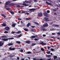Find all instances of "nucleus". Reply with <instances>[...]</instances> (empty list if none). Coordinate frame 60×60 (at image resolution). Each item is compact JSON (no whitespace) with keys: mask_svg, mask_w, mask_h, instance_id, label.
Returning a JSON list of instances; mask_svg holds the SVG:
<instances>
[{"mask_svg":"<svg viewBox=\"0 0 60 60\" xmlns=\"http://www.w3.org/2000/svg\"><path fill=\"white\" fill-rule=\"evenodd\" d=\"M14 38H4L3 39H2V40H4V41H8V40H12L14 39Z\"/></svg>","mask_w":60,"mask_h":60,"instance_id":"1","label":"nucleus"},{"mask_svg":"<svg viewBox=\"0 0 60 60\" xmlns=\"http://www.w3.org/2000/svg\"><path fill=\"white\" fill-rule=\"evenodd\" d=\"M13 54L14 55H12L11 54L10 55L8 56V57H10L11 58V57H12L14 56H15V55H16V53H13Z\"/></svg>","mask_w":60,"mask_h":60,"instance_id":"2","label":"nucleus"},{"mask_svg":"<svg viewBox=\"0 0 60 60\" xmlns=\"http://www.w3.org/2000/svg\"><path fill=\"white\" fill-rule=\"evenodd\" d=\"M34 60H45V59H43L42 58H41L39 59V58H33Z\"/></svg>","mask_w":60,"mask_h":60,"instance_id":"3","label":"nucleus"},{"mask_svg":"<svg viewBox=\"0 0 60 60\" xmlns=\"http://www.w3.org/2000/svg\"><path fill=\"white\" fill-rule=\"evenodd\" d=\"M16 49V48H11V47H10L9 48V50H15Z\"/></svg>","mask_w":60,"mask_h":60,"instance_id":"4","label":"nucleus"},{"mask_svg":"<svg viewBox=\"0 0 60 60\" xmlns=\"http://www.w3.org/2000/svg\"><path fill=\"white\" fill-rule=\"evenodd\" d=\"M44 15L45 16V17H49V15H48L46 12L44 13Z\"/></svg>","mask_w":60,"mask_h":60,"instance_id":"5","label":"nucleus"},{"mask_svg":"<svg viewBox=\"0 0 60 60\" xmlns=\"http://www.w3.org/2000/svg\"><path fill=\"white\" fill-rule=\"evenodd\" d=\"M57 56H53L54 60H58V59H57Z\"/></svg>","mask_w":60,"mask_h":60,"instance_id":"6","label":"nucleus"},{"mask_svg":"<svg viewBox=\"0 0 60 60\" xmlns=\"http://www.w3.org/2000/svg\"><path fill=\"white\" fill-rule=\"evenodd\" d=\"M10 3V1H8V2H7L5 3V4L6 5H8V4H9Z\"/></svg>","mask_w":60,"mask_h":60,"instance_id":"7","label":"nucleus"},{"mask_svg":"<svg viewBox=\"0 0 60 60\" xmlns=\"http://www.w3.org/2000/svg\"><path fill=\"white\" fill-rule=\"evenodd\" d=\"M16 23H14L12 25V27H15V26H16Z\"/></svg>","mask_w":60,"mask_h":60,"instance_id":"8","label":"nucleus"},{"mask_svg":"<svg viewBox=\"0 0 60 60\" xmlns=\"http://www.w3.org/2000/svg\"><path fill=\"white\" fill-rule=\"evenodd\" d=\"M5 29L6 30L8 31V30H9L10 28H9V27H6L5 28Z\"/></svg>","mask_w":60,"mask_h":60,"instance_id":"9","label":"nucleus"},{"mask_svg":"<svg viewBox=\"0 0 60 60\" xmlns=\"http://www.w3.org/2000/svg\"><path fill=\"white\" fill-rule=\"evenodd\" d=\"M48 26V24L47 23H45L43 25L44 27H46V26Z\"/></svg>","mask_w":60,"mask_h":60,"instance_id":"10","label":"nucleus"},{"mask_svg":"<svg viewBox=\"0 0 60 60\" xmlns=\"http://www.w3.org/2000/svg\"><path fill=\"white\" fill-rule=\"evenodd\" d=\"M41 44V45H46V43H44L43 42H42L40 43Z\"/></svg>","mask_w":60,"mask_h":60,"instance_id":"11","label":"nucleus"},{"mask_svg":"<svg viewBox=\"0 0 60 60\" xmlns=\"http://www.w3.org/2000/svg\"><path fill=\"white\" fill-rule=\"evenodd\" d=\"M26 42L27 44H30V41H26Z\"/></svg>","mask_w":60,"mask_h":60,"instance_id":"12","label":"nucleus"},{"mask_svg":"<svg viewBox=\"0 0 60 60\" xmlns=\"http://www.w3.org/2000/svg\"><path fill=\"white\" fill-rule=\"evenodd\" d=\"M38 15L39 16H40L41 17V16H42V13H38Z\"/></svg>","mask_w":60,"mask_h":60,"instance_id":"13","label":"nucleus"},{"mask_svg":"<svg viewBox=\"0 0 60 60\" xmlns=\"http://www.w3.org/2000/svg\"><path fill=\"white\" fill-rule=\"evenodd\" d=\"M29 10H30V11H35V9L34 8H32L31 9H29Z\"/></svg>","mask_w":60,"mask_h":60,"instance_id":"14","label":"nucleus"},{"mask_svg":"<svg viewBox=\"0 0 60 60\" xmlns=\"http://www.w3.org/2000/svg\"><path fill=\"white\" fill-rule=\"evenodd\" d=\"M13 45V43H9L8 45V46H11V45Z\"/></svg>","mask_w":60,"mask_h":60,"instance_id":"15","label":"nucleus"},{"mask_svg":"<svg viewBox=\"0 0 60 60\" xmlns=\"http://www.w3.org/2000/svg\"><path fill=\"white\" fill-rule=\"evenodd\" d=\"M24 30L25 31H28V29L26 28L24 29Z\"/></svg>","mask_w":60,"mask_h":60,"instance_id":"16","label":"nucleus"},{"mask_svg":"<svg viewBox=\"0 0 60 60\" xmlns=\"http://www.w3.org/2000/svg\"><path fill=\"white\" fill-rule=\"evenodd\" d=\"M16 42L17 43H18V44H20V41H16Z\"/></svg>","mask_w":60,"mask_h":60,"instance_id":"17","label":"nucleus"},{"mask_svg":"<svg viewBox=\"0 0 60 60\" xmlns=\"http://www.w3.org/2000/svg\"><path fill=\"white\" fill-rule=\"evenodd\" d=\"M31 38H36V36H32Z\"/></svg>","mask_w":60,"mask_h":60,"instance_id":"18","label":"nucleus"},{"mask_svg":"<svg viewBox=\"0 0 60 60\" xmlns=\"http://www.w3.org/2000/svg\"><path fill=\"white\" fill-rule=\"evenodd\" d=\"M43 26L42 27V30L43 31H45V30H46V29H43Z\"/></svg>","mask_w":60,"mask_h":60,"instance_id":"19","label":"nucleus"},{"mask_svg":"<svg viewBox=\"0 0 60 60\" xmlns=\"http://www.w3.org/2000/svg\"><path fill=\"white\" fill-rule=\"evenodd\" d=\"M10 13L11 14H14V13L12 11H10Z\"/></svg>","mask_w":60,"mask_h":60,"instance_id":"20","label":"nucleus"},{"mask_svg":"<svg viewBox=\"0 0 60 60\" xmlns=\"http://www.w3.org/2000/svg\"><path fill=\"white\" fill-rule=\"evenodd\" d=\"M14 5V4L13 3H11L9 4V6H12V5Z\"/></svg>","mask_w":60,"mask_h":60,"instance_id":"21","label":"nucleus"},{"mask_svg":"<svg viewBox=\"0 0 60 60\" xmlns=\"http://www.w3.org/2000/svg\"><path fill=\"white\" fill-rule=\"evenodd\" d=\"M22 34H20L18 36V37L19 38L21 36H22Z\"/></svg>","mask_w":60,"mask_h":60,"instance_id":"22","label":"nucleus"},{"mask_svg":"<svg viewBox=\"0 0 60 60\" xmlns=\"http://www.w3.org/2000/svg\"><path fill=\"white\" fill-rule=\"evenodd\" d=\"M17 60H15V59H13V60H19V57H17Z\"/></svg>","mask_w":60,"mask_h":60,"instance_id":"23","label":"nucleus"},{"mask_svg":"<svg viewBox=\"0 0 60 60\" xmlns=\"http://www.w3.org/2000/svg\"><path fill=\"white\" fill-rule=\"evenodd\" d=\"M44 19H45V21H47L48 19V18H46V17H45L44 18Z\"/></svg>","mask_w":60,"mask_h":60,"instance_id":"24","label":"nucleus"},{"mask_svg":"<svg viewBox=\"0 0 60 60\" xmlns=\"http://www.w3.org/2000/svg\"><path fill=\"white\" fill-rule=\"evenodd\" d=\"M54 26H55V27H58L59 26V25H54Z\"/></svg>","mask_w":60,"mask_h":60,"instance_id":"25","label":"nucleus"},{"mask_svg":"<svg viewBox=\"0 0 60 60\" xmlns=\"http://www.w3.org/2000/svg\"><path fill=\"white\" fill-rule=\"evenodd\" d=\"M4 44V43H0V46H2V45H3Z\"/></svg>","mask_w":60,"mask_h":60,"instance_id":"26","label":"nucleus"},{"mask_svg":"<svg viewBox=\"0 0 60 60\" xmlns=\"http://www.w3.org/2000/svg\"><path fill=\"white\" fill-rule=\"evenodd\" d=\"M41 49L42 51H45V49H44L43 48H41Z\"/></svg>","mask_w":60,"mask_h":60,"instance_id":"27","label":"nucleus"},{"mask_svg":"<svg viewBox=\"0 0 60 60\" xmlns=\"http://www.w3.org/2000/svg\"><path fill=\"white\" fill-rule=\"evenodd\" d=\"M23 50H23V49H22L20 50V52H23Z\"/></svg>","mask_w":60,"mask_h":60,"instance_id":"28","label":"nucleus"},{"mask_svg":"<svg viewBox=\"0 0 60 60\" xmlns=\"http://www.w3.org/2000/svg\"><path fill=\"white\" fill-rule=\"evenodd\" d=\"M2 25L3 26H6V24H4V23L2 24Z\"/></svg>","mask_w":60,"mask_h":60,"instance_id":"29","label":"nucleus"},{"mask_svg":"<svg viewBox=\"0 0 60 60\" xmlns=\"http://www.w3.org/2000/svg\"><path fill=\"white\" fill-rule=\"evenodd\" d=\"M1 37H3V38H7V37L6 36H3Z\"/></svg>","mask_w":60,"mask_h":60,"instance_id":"30","label":"nucleus"},{"mask_svg":"<svg viewBox=\"0 0 60 60\" xmlns=\"http://www.w3.org/2000/svg\"><path fill=\"white\" fill-rule=\"evenodd\" d=\"M45 59V60H51V58H50V59H46L45 58H44V59Z\"/></svg>","mask_w":60,"mask_h":60,"instance_id":"31","label":"nucleus"},{"mask_svg":"<svg viewBox=\"0 0 60 60\" xmlns=\"http://www.w3.org/2000/svg\"><path fill=\"white\" fill-rule=\"evenodd\" d=\"M30 23H28L27 25V26L28 27V26H30Z\"/></svg>","mask_w":60,"mask_h":60,"instance_id":"32","label":"nucleus"},{"mask_svg":"<svg viewBox=\"0 0 60 60\" xmlns=\"http://www.w3.org/2000/svg\"><path fill=\"white\" fill-rule=\"evenodd\" d=\"M2 16H3V17H4V18H6V16L3 14H2L1 15Z\"/></svg>","mask_w":60,"mask_h":60,"instance_id":"33","label":"nucleus"},{"mask_svg":"<svg viewBox=\"0 0 60 60\" xmlns=\"http://www.w3.org/2000/svg\"><path fill=\"white\" fill-rule=\"evenodd\" d=\"M52 51H55V50L52 48L50 49Z\"/></svg>","mask_w":60,"mask_h":60,"instance_id":"34","label":"nucleus"},{"mask_svg":"<svg viewBox=\"0 0 60 60\" xmlns=\"http://www.w3.org/2000/svg\"><path fill=\"white\" fill-rule=\"evenodd\" d=\"M36 44L33 43L32 44V46H34V45H36Z\"/></svg>","mask_w":60,"mask_h":60,"instance_id":"35","label":"nucleus"},{"mask_svg":"<svg viewBox=\"0 0 60 60\" xmlns=\"http://www.w3.org/2000/svg\"><path fill=\"white\" fill-rule=\"evenodd\" d=\"M21 32V31H19L17 32V34H20V33Z\"/></svg>","mask_w":60,"mask_h":60,"instance_id":"36","label":"nucleus"},{"mask_svg":"<svg viewBox=\"0 0 60 60\" xmlns=\"http://www.w3.org/2000/svg\"><path fill=\"white\" fill-rule=\"evenodd\" d=\"M26 3H24L22 4L23 5H24L25 6V5H26Z\"/></svg>","mask_w":60,"mask_h":60,"instance_id":"37","label":"nucleus"},{"mask_svg":"<svg viewBox=\"0 0 60 60\" xmlns=\"http://www.w3.org/2000/svg\"><path fill=\"white\" fill-rule=\"evenodd\" d=\"M47 56L49 58L51 57V55H48Z\"/></svg>","mask_w":60,"mask_h":60,"instance_id":"38","label":"nucleus"},{"mask_svg":"<svg viewBox=\"0 0 60 60\" xmlns=\"http://www.w3.org/2000/svg\"><path fill=\"white\" fill-rule=\"evenodd\" d=\"M4 33L5 34H7L8 33V32L7 31H5Z\"/></svg>","mask_w":60,"mask_h":60,"instance_id":"39","label":"nucleus"},{"mask_svg":"<svg viewBox=\"0 0 60 60\" xmlns=\"http://www.w3.org/2000/svg\"><path fill=\"white\" fill-rule=\"evenodd\" d=\"M31 52H27V53L28 54H31Z\"/></svg>","mask_w":60,"mask_h":60,"instance_id":"40","label":"nucleus"},{"mask_svg":"<svg viewBox=\"0 0 60 60\" xmlns=\"http://www.w3.org/2000/svg\"><path fill=\"white\" fill-rule=\"evenodd\" d=\"M49 5H51V6H52V5H53L50 3H49Z\"/></svg>","mask_w":60,"mask_h":60,"instance_id":"41","label":"nucleus"},{"mask_svg":"<svg viewBox=\"0 0 60 60\" xmlns=\"http://www.w3.org/2000/svg\"><path fill=\"white\" fill-rule=\"evenodd\" d=\"M34 23L35 24H36L37 25H39V23H38L36 22H35Z\"/></svg>","mask_w":60,"mask_h":60,"instance_id":"42","label":"nucleus"},{"mask_svg":"<svg viewBox=\"0 0 60 60\" xmlns=\"http://www.w3.org/2000/svg\"><path fill=\"white\" fill-rule=\"evenodd\" d=\"M57 34H58V35H60V32H59L57 33Z\"/></svg>","mask_w":60,"mask_h":60,"instance_id":"43","label":"nucleus"},{"mask_svg":"<svg viewBox=\"0 0 60 60\" xmlns=\"http://www.w3.org/2000/svg\"><path fill=\"white\" fill-rule=\"evenodd\" d=\"M47 54H49L50 53V51H49V52H47Z\"/></svg>","mask_w":60,"mask_h":60,"instance_id":"44","label":"nucleus"},{"mask_svg":"<svg viewBox=\"0 0 60 60\" xmlns=\"http://www.w3.org/2000/svg\"><path fill=\"white\" fill-rule=\"evenodd\" d=\"M46 3L47 4H48V5L49 4V2L47 1L46 2Z\"/></svg>","mask_w":60,"mask_h":60,"instance_id":"45","label":"nucleus"},{"mask_svg":"<svg viewBox=\"0 0 60 60\" xmlns=\"http://www.w3.org/2000/svg\"><path fill=\"white\" fill-rule=\"evenodd\" d=\"M17 7H21V6H20V5H17Z\"/></svg>","mask_w":60,"mask_h":60,"instance_id":"46","label":"nucleus"},{"mask_svg":"<svg viewBox=\"0 0 60 60\" xmlns=\"http://www.w3.org/2000/svg\"><path fill=\"white\" fill-rule=\"evenodd\" d=\"M34 2H37L38 1V0H34Z\"/></svg>","mask_w":60,"mask_h":60,"instance_id":"47","label":"nucleus"},{"mask_svg":"<svg viewBox=\"0 0 60 60\" xmlns=\"http://www.w3.org/2000/svg\"><path fill=\"white\" fill-rule=\"evenodd\" d=\"M25 19L26 20H29V19L27 18L26 19Z\"/></svg>","mask_w":60,"mask_h":60,"instance_id":"48","label":"nucleus"},{"mask_svg":"<svg viewBox=\"0 0 60 60\" xmlns=\"http://www.w3.org/2000/svg\"><path fill=\"white\" fill-rule=\"evenodd\" d=\"M15 32H11V34H14L15 33Z\"/></svg>","mask_w":60,"mask_h":60,"instance_id":"49","label":"nucleus"},{"mask_svg":"<svg viewBox=\"0 0 60 60\" xmlns=\"http://www.w3.org/2000/svg\"><path fill=\"white\" fill-rule=\"evenodd\" d=\"M38 39L37 38H35L34 39V40L35 41H37L38 40Z\"/></svg>","mask_w":60,"mask_h":60,"instance_id":"50","label":"nucleus"},{"mask_svg":"<svg viewBox=\"0 0 60 60\" xmlns=\"http://www.w3.org/2000/svg\"><path fill=\"white\" fill-rule=\"evenodd\" d=\"M49 12H50V11L49 10H47V13H49Z\"/></svg>","mask_w":60,"mask_h":60,"instance_id":"51","label":"nucleus"},{"mask_svg":"<svg viewBox=\"0 0 60 60\" xmlns=\"http://www.w3.org/2000/svg\"><path fill=\"white\" fill-rule=\"evenodd\" d=\"M28 12V11H24V12L26 14V13H27Z\"/></svg>","mask_w":60,"mask_h":60,"instance_id":"52","label":"nucleus"},{"mask_svg":"<svg viewBox=\"0 0 60 60\" xmlns=\"http://www.w3.org/2000/svg\"><path fill=\"white\" fill-rule=\"evenodd\" d=\"M10 9V8H6L7 10H9Z\"/></svg>","mask_w":60,"mask_h":60,"instance_id":"53","label":"nucleus"},{"mask_svg":"<svg viewBox=\"0 0 60 60\" xmlns=\"http://www.w3.org/2000/svg\"><path fill=\"white\" fill-rule=\"evenodd\" d=\"M21 13H25V11L22 12Z\"/></svg>","mask_w":60,"mask_h":60,"instance_id":"54","label":"nucleus"},{"mask_svg":"<svg viewBox=\"0 0 60 60\" xmlns=\"http://www.w3.org/2000/svg\"><path fill=\"white\" fill-rule=\"evenodd\" d=\"M26 15H29V13H26Z\"/></svg>","mask_w":60,"mask_h":60,"instance_id":"55","label":"nucleus"},{"mask_svg":"<svg viewBox=\"0 0 60 60\" xmlns=\"http://www.w3.org/2000/svg\"><path fill=\"white\" fill-rule=\"evenodd\" d=\"M31 32H34V30L33 29H32L31 30Z\"/></svg>","mask_w":60,"mask_h":60,"instance_id":"56","label":"nucleus"},{"mask_svg":"<svg viewBox=\"0 0 60 60\" xmlns=\"http://www.w3.org/2000/svg\"><path fill=\"white\" fill-rule=\"evenodd\" d=\"M28 5H29L28 4H26V5H25V6H28Z\"/></svg>","mask_w":60,"mask_h":60,"instance_id":"57","label":"nucleus"},{"mask_svg":"<svg viewBox=\"0 0 60 60\" xmlns=\"http://www.w3.org/2000/svg\"><path fill=\"white\" fill-rule=\"evenodd\" d=\"M31 27H32V28H34V27H35V26H31Z\"/></svg>","mask_w":60,"mask_h":60,"instance_id":"58","label":"nucleus"},{"mask_svg":"<svg viewBox=\"0 0 60 60\" xmlns=\"http://www.w3.org/2000/svg\"><path fill=\"white\" fill-rule=\"evenodd\" d=\"M22 19L21 18H19L18 19V20H21Z\"/></svg>","mask_w":60,"mask_h":60,"instance_id":"59","label":"nucleus"},{"mask_svg":"<svg viewBox=\"0 0 60 60\" xmlns=\"http://www.w3.org/2000/svg\"><path fill=\"white\" fill-rule=\"evenodd\" d=\"M21 60H25V59L23 58H21Z\"/></svg>","mask_w":60,"mask_h":60,"instance_id":"60","label":"nucleus"},{"mask_svg":"<svg viewBox=\"0 0 60 60\" xmlns=\"http://www.w3.org/2000/svg\"><path fill=\"white\" fill-rule=\"evenodd\" d=\"M29 2V1H26V3H28Z\"/></svg>","mask_w":60,"mask_h":60,"instance_id":"61","label":"nucleus"},{"mask_svg":"<svg viewBox=\"0 0 60 60\" xmlns=\"http://www.w3.org/2000/svg\"><path fill=\"white\" fill-rule=\"evenodd\" d=\"M43 37H45V36H46V35L44 34L43 35Z\"/></svg>","mask_w":60,"mask_h":60,"instance_id":"62","label":"nucleus"},{"mask_svg":"<svg viewBox=\"0 0 60 60\" xmlns=\"http://www.w3.org/2000/svg\"><path fill=\"white\" fill-rule=\"evenodd\" d=\"M52 35H55V33H52Z\"/></svg>","mask_w":60,"mask_h":60,"instance_id":"63","label":"nucleus"},{"mask_svg":"<svg viewBox=\"0 0 60 60\" xmlns=\"http://www.w3.org/2000/svg\"><path fill=\"white\" fill-rule=\"evenodd\" d=\"M18 26L21 27L22 26H21V25H18Z\"/></svg>","mask_w":60,"mask_h":60,"instance_id":"64","label":"nucleus"}]
</instances>
